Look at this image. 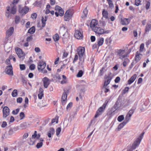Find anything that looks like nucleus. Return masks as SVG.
<instances>
[{"label": "nucleus", "instance_id": "obj_1", "mask_svg": "<svg viewBox=\"0 0 151 151\" xmlns=\"http://www.w3.org/2000/svg\"><path fill=\"white\" fill-rule=\"evenodd\" d=\"M77 52L79 56V65H82L84 63L85 58L86 57L85 48L83 47H79L77 49Z\"/></svg>", "mask_w": 151, "mask_h": 151}, {"label": "nucleus", "instance_id": "obj_2", "mask_svg": "<svg viewBox=\"0 0 151 151\" xmlns=\"http://www.w3.org/2000/svg\"><path fill=\"white\" fill-rule=\"evenodd\" d=\"M109 102V100H106L103 105L99 108L96 111L94 117L95 118L99 117L104 111L106 106Z\"/></svg>", "mask_w": 151, "mask_h": 151}, {"label": "nucleus", "instance_id": "obj_3", "mask_svg": "<svg viewBox=\"0 0 151 151\" xmlns=\"http://www.w3.org/2000/svg\"><path fill=\"white\" fill-rule=\"evenodd\" d=\"M109 102V100H106L103 105L99 108L96 111L94 117L95 118L99 117L104 111L106 106Z\"/></svg>", "mask_w": 151, "mask_h": 151}, {"label": "nucleus", "instance_id": "obj_4", "mask_svg": "<svg viewBox=\"0 0 151 151\" xmlns=\"http://www.w3.org/2000/svg\"><path fill=\"white\" fill-rule=\"evenodd\" d=\"M74 13V11L72 9H68L65 12L64 16V20L65 21H68L70 20Z\"/></svg>", "mask_w": 151, "mask_h": 151}, {"label": "nucleus", "instance_id": "obj_5", "mask_svg": "<svg viewBox=\"0 0 151 151\" xmlns=\"http://www.w3.org/2000/svg\"><path fill=\"white\" fill-rule=\"evenodd\" d=\"M46 66V63L43 61H40L38 64L37 69L39 71H41L43 73H47V71L45 69Z\"/></svg>", "mask_w": 151, "mask_h": 151}, {"label": "nucleus", "instance_id": "obj_6", "mask_svg": "<svg viewBox=\"0 0 151 151\" xmlns=\"http://www.w3.org/2000/svg\"><path fill=\"white\" fill-rule=\"evenodd\" d=\"M125 50L123 49H119L117 50L116 52L117 55L119 57V58L123 60L124 59L125 60H127L128 61H129V59L126 58L127 57V54H123L125 52Z\"/></svg>", "mask_w": 151, "mask_h": 151}, {"label": "nucleus", "instance_id": "obj_7", "mask_svg": "<svg viewBox=\"0 0 151 151\" xmlns=\"http://www.w3.org/2000/svg\"><path fill=\"white\" fill-rule=\"evenodd\" d=\"M29 10V8L26 6L22 7L20 5L18 6V12L22 15H24L27 14Z\"/></svg>", "mask_w": 151, "mask_h": 151}, {"label": "nucleus", "instance_id": "obj_8", "mask_svg": "<svg viewBox=\"0 0 151 151\" xmlns=\"http://www.w3.org/2000/svg\"><path fill=\"white\" fill-rule=\"evenodd\" d=\"M55 10L56 11L55 12V14L56 17L60 15V16H62L64 14V11L60 7L56 6L55 7Z\"/></svg>", "mask_w": 151, "mask_h": 151}, {"label": "nucleus", "instance_id": "obj_9", "mask_svg": "<svg viewBox=\"0 0 151 151\" xmlns=\"http://www.w3.org/2000/svg\"><path fill=\"white\" fill-rule=\"evenodd\" d=\"M92 30L96 34H97L99 35L107 33L106 31H105L104 29L99 27H96Z\"/></svg>", "mask_w": 151, "mask_h": 151}, {"label": "nucleus", "instance_id": "obj_10", "mask_svg": "<svg viewBox=\"0 0 151 151\" xmlns=\"http://www.w3.org/2000/svg\"><path fill=\"white\" fill-rule=\"evenodd\" d=\"M112 78L113 77L112 76L111 73H109L108 76L105 78V79L106 80H105L104 82L103 88L106 87L110 83Z\"/></svg>", "mask_w": 151, "mask_h": 151}, {"label": "nucleus", "instance_id": "obj_11", "mask_svg": "<svg viewBox=\"0 0 151 151\" xmlns=\"http://www.w3.org/2000/svg\"><path fill=\"white\" fill-rule=\"evenodd\" d=\"M19 58L22 60H23L24 58L25 54L22 50L19 48L15 50Z\"/></svg>", "mask_w": 151, "mask_h": 151}, {"label": "nucleus", "instance_id": "obj_12", "mask_svg": "<svg viewBox=\"0 0 151 151\" xmlns=\"http://www.w3.org/2000/svg\"><path fill=\"white\" fill-rule=\"evenodd\" d=\"M74 36L77 39L81 40L83 37V32L82 30H75Z\"/></svg>", "mask_w": 151, "mask_h": 151}, {"label": "nucleus", "instance_id": "obj_13", "mask_svg": "<svg viewBox=\"0 0 151 151\" xmlns=\"http://www.w3.org/2000/svg\"><path fill=\"white\" fill-rule=\"evenodd\" d=\"M10 109L6 106L4 107L3 109V118L5 119L9 115L10 113Z\"/></svg>", "mask_w": 151, "mask_h": 151}, {"label": "nucleus", "instance_id": "obj_14", "mask_svg": "<svg viewBox=\"0 0 151 151\" xmlns=\"http://www.w3.org/2000/svg\"><path fill=\"white\" fill-rule=\"evenodd\" d=\"M7 10L8 11V12H6V13H9V12L13 14H15L17 11V7L15 5H14L11 8H10L9 6H8L7 8Z\"/></svg>", "mask_w": 151, "mask_h": 151}, {"label": "nucleus", "instance_id": "obj_15", "mask_svg": "<svg viewBox=\"0 0 151 151\" xmlns=\"http://www.w3.org/2000/svg\"><path fill=\"white\" fill-rule=\"evenodd\" d=\"M135 110V107L132 108L128 112L125 117V119L129 121L131 117L134 113Z\"/></svg>", "mask_w": 151, "mask_h": 151}, {"label": "nucleus", "instance_id": "obj_16", "mask_svg": "<svg viewBox=\"0 0 151 151\" xmlns=\"http://www.w3.org/2000/svg\"><path fill=\"white\" fill-rule=\"evenodd\" d=\"M98 22L96 19H92L90 23V26L92 30L99 26Z\"/></svg>", "mask_w": 151, "mask_h": 151}, {"label": "nucleus", "instance_id": "obj_17", "mask_svg": "<svg viewBox=\"0 0 151 151\" xmlns=\"http://www.w3.org/2000/svg\"><path fill=\"white\" fill-rule=\"evenodd\" d=\"M142 56V55L138 51H137L136 52L134 58L136 63L138 62L141 59Z\"/></svg>", "mask_w": 151, "mask_h": 151}, {"label": "nucleus", "instance_id": "obj_18", "mask_svg": "<svg viewBox=\"0 0 151 151\" xmlns=\"http://www.w3.org/2000/svg\"><path fill=\"white\" fill-rule=\"evenodd\" d=\"M130 22V19L128 18H124L121 19V24L123 25L128 24Z\"/></svg>", "mask_w": 151, "mask_h": 151}, {"label": "nucleus", "instance_id": "obj_19", "mask_svg": "<svg viewBox=\"0 0 151 151\" xmlns=\"http://www.w3.org/2000/svg\"><path fill=\"white\" fill-rule=\"evenodd\" d=\"M42 81L44 88H47L50 84L49 78L47 77H45L43 79Z\"/></svg>", "mask_w": 151, "mask_h": 151}, {"label": "nucleus", "instance_id": "obj_20", "mask_svg": "<svg viewBox=\"0 0 151 151\" xmlns=\"http://www.w3.org/2000/svg\"><path fill=\"white\" fill-rule=\"evenodd\" d=\"M141 140L142 139L141 138H140L139 137L136 139V141L132 145V148L133 149H135L136 147L139 145L141 142Z\"/></svg>", "mask_w": 151, "mask_h": 151}, {"label": "nucleus", "instance_id": "obj_21", "mask_svg": "<svg viewBox=\"0 0 151 151\" xmlns=\"http://www.w3.org/2000/svg\"><path fill=\"white\" fill-rule=\"evenodd\" d=\"M141 140L142 139L141 138H140L139 137L136 139V141L132 145V148L133 149H135L136 147L139 145L141 142Z\"/></svg>", "mask_w": 151, "mask_h": 151}, {"label": "nucleus", "instance_id": "obj_22", "mask_svg": "<svg viewBox=\"0 0 151 151\" xmlns=\"http://www.w3.org/2000/svg\"><path fill=\"white\" fill-rule=\"evenodd\" d=\"M6 73L9 75L12 76L13 75V68L11 65L7 66L6 68Z\"/></svg>", "mask_w": 151, "mask_h": 151}, {"label": "nucleus", "instance_id": "obj_23", "mask_svg": "<svg viewBox=\"0 0 151 151\" xmlns=\"http://www.w3.org/2000/svg\"><path fill=\"white\" fill-rule=\"evenodd\" d=\"M137 77V75L136 74H134L128 80L127 84L130 85L135 80Z\"/></svg>", "mask_w": 151, "mask_h": 151}, {"label": "nucleus", "instance_id": "obj_24", "mask_svg": "<svg viewBox=\"0 0 151 151\" xmlns=\"http://www.w3.org/2000/svg\"><path fill=\"white\" fill-rule=\"evenodd\" d=\"M14 28L13 27H10L6 32V36L8 37H10L13 33Z\"/></svg>", "mask_w": 151, "mask_h": 151}, {"label": "nucleus", "instance_id": "obj_25", "mask_svg": "<svg viewBox=\"0 0 151 151\" xmlns=\"http://www.w3.org/2000/svg\"><path fill=\"white\" fill-rule=\"evenodd\" d=\"M67 95L66 92L63 93L61 98V101L63 104H65L67 100Z\"/></svg>", "mask_w": 151, "mask_h": 151}, {"label": "nucleus", "instance_id": "obj_26", "mask_svg": "<svg viewBox=\"0 0 151 151\" xmlns=\"http://www.w3.org/2000/svg\"><path fill=\"white\" fill-rule=\"evenodd\" d=\"M128 121L125 119V120L122 122L121 123L118 127V129H120L125 125L128 122Z\"/></svg>", "mask_w": 151, "mask_h": 151}, {"label": "nucleus", "instance_id": "obj_27", "mask_svg": "<svg viewBox=\"0 0 151 151\" xmlns=\"http://www.w3.org/2000/svg\"><path fill=\"white\" fill-rule=\"evenodd\" d=\"M151 29V21L150 23H148L145 28V33H146Z\"/></svg>", "mask_w": 151, "mask_h": 151}, {"label": "nucleus", "instance_id": "obj_28", "mask_svg": "<svg viewBox=\"0 0 151 151\" xmlns=\"http://www.w3.org/2000/svg\"><path fill=\"white\" fill-rule=\"evenodd\" d=\"M102 15L103 17L106 19H109L108 13V12L104 9L102 12Z\"/></svg>", "mask_w": 151, "mask_h": 151}, {"label": "nucleus", "instance_id": "obj_29", "mask_svg": "<svg viewBox=\"0 0 151 151\" xmlns=\"http://www.w3.org/2000/svg\"><path fill=\"white\" fill-rule=\"evenodd\" d=\"M18 129V127H15L11 129L8 132V134L9 135H12Z\"/></svg>", "mask_w": 151, "mask_h": 151}, {"label": "nucleus", "instance_id": "obj_30", "mask_svg": "<svg viewBox=\"0 0 151 151\" xmlns=\"http://www.w3.org/2000/svg\"><path fill=\"white\" fill-rule=\"evenodd\" d=\"M97 44L98 46H101L104 42V38L103 37L97 39Z\"/></svg>", "mask_w": 151, "mask_h": 151}, {"label": "nucleus", "instance_id": "obj_31", "mask_svg": "<svg viewBox=\"0 0 151 151\" xmlns=\"http://www.w3.org/2000/svg\"><path fill=\"white\" fill-rule=\"evenodd\" d=\"M42 0H37L34 3V6L38 7H41L42 5Z\"/></svg>", "mask_w": 151, "mask_h": 151}, {"label": "nucleus", "instance_id": "obj_32", "mask_svg": "<svg viewBox=\"0 0 151 151\" xmlns=\"http://www.w3.org/2000/svg\"><path fill=\"white\" fill-rule=\"evenodd\" d=\"M47 20V17L45 16V17H42L41 21L42 24V27H44L45 26L46 24V22Z\"/></svg>", "mask_w": 151, "mask_h": 151}, {"label": "nucleus", "instance_id": "obj_33", "mask_svg": "<svg viewBox=\"0 0 151 151\" xmlns=\"http://www.w3.org/2000/svg\"><path fill=\"white\" fill-rule=\"evenodd\" d=\"M40 137V135L39 134H37V131H35L34 132V133L32 135V139H35L36 138L37 139H38Z\"/></svg>", "mask_w": 151, "mask_h": 151}, {"label": "nucleus", "instance_id": "obj_34", "mask_svg": "<svg viewBox=\"0 0 151 151\" xmlns=\"http://www.w3.org/2000/svg\"><path fill=\"white\" fill-rule=\"evenodd\" d=\"M84 72L82 70H80L78 72L77 74L76 75V77L78 78H80L81 77L83 74H84Z\"/></svg>", "mask_w": 151, "mask_h": 151}, {"label": "nucleus", "instance_id": "obj_35", "mask_svg": "<svg viewBox=\"0 0 151 151\" xmlns=\"http://www.w3.org/2000/svg\"><path fill=\"white\" fill-rule=\"evenodd\" d=\"M35 31V28L34 26H33L30 28L28 31V33L31 34H33Z\"/></svg>", "mask_w": 151, "mask_h": 151}, {"label": "nucleus", "instance_id": "obj_36", "mask_svg": "<svg viewBox=\"0 0 151 151\" xmlns=\"http://www.w3.org/2000/svg\"><path fill=\"white\" fill-rule=\"evenodd\" d=\"M83 13V15L82 16V18H84L86 17L88 13V10L86 8L84 9Z\"/></svg>", "mask_w": 151, "mask_h": 151}, {"label": "nucleus", "instance_id": "obj_37", "mask_svg": "<svg viewBox=\"0 0 151 151\" xmlns=\"http://www.w3.org/2000/svg\"><path fill=\"white\" fill-rule=\"evenodd\" d=\"M20 18L19 16H16L14 19V22L16 24H18L20 22Z\"/></svg>", "mask_w": 151, "mask_h": 151}, {"label": "nucleus", "instance_id": "obj_38", "mask_svg": "<svg viewBox=\"0 0 151 151\" xmlns=\"http://www.w3.org/2000/svg\"><path fill=\"white\" fill-rule=\"evenodd\" d=\"M63 78V80L61 81V83L62 84H64L66 83L67 82L66 80V77L65 75H63L62 76Z\"/></svg>", "mask_w": 151, "mask_h": 151}, {"label": "nucleus", "instance_id": "obj_39", "mask_svg": "<svg viewBox=\"0 0 151 151\" xmlns=\"http://www.w3.org/2000/svg\"><path fill=\"white\" fill-rule=\"evenodd\" d=\"M78 55L77 54H76L75 55L74 57L73 58V63H74L75 62H76L78 60L79 56L78 57Z\"/></svg>", "mask_w": 151, "mask_h": 151}, {"label": "nucleus", "instance_id": "obj_40", "mask_svg": "<svg viewBox=\"0 0 151 151\" xmlns=\"http://www.w3.org/2000/svg\"><path fill=\"white\" fill-rule=\"evenodd\" d=\"M53 38L55 41H58L59 39V36L58 34H56L53 37Z\"/></svg>", "mask_w": 151, "mask_h": 151}, {"label": "nucleus", "instance_id": "obj_41", "mask_svg": "<svg viewBox=\"0 0 151 151\" xmlns=\"http://www.w3.org/2000/svg\"><path fill=\"white\" fill-rule=\"evenodd\" d=\"M12 95L13 97L17 96V90H14L12 93Z\"/></svg>", "mask_w": 151, "mask_h": 151}, {"label": "nucleus", "instance_id": "obj_42", "mask_svg": "<svg viewBox=\"0 0 151 151\" xmlns=\"http://www.w3.org/2000/svg\"><path fill=\"white\" fill-rule=\"evenodd\" d=\"M124 117L123 115H121L119 116L117 118V120L119 122H122L124 119Z\"/></svg>", "mask_w": 151, "mask_h": 151}, {"label": "nucleus", "instance_id": "obj_43", "mask_svg": "<svg viewBox=\"0 0 151 151\" xmlns=\"http://www.w3.org/2000/svg\"><path fill=\"white\" fill-rule=\"evenodd\" d=\"M19 67L21 70H24L26 69L25 65L24 64H20Z\"/></svg>", "mask_w": 151, "mask_h": 151}, {"label": "nucleus", "instance_id": "obj_44", "mask_svg": "<svg viewBox=\"0 0 151 151\" xmlns=\"http://www.w3.org/2000/svg\"><path fill=\"white\" fill-rule=\"evenodd\" d=\"M58 116H56L54 119H52V123H54L56 122V123H58Z\"/></svg>", "mask_w": 151, "mask_h": 151}, {"label": "nucleus", "instance_id": "obj_45", "mask_svg": "<svg viewBox=\"0 0 151 151\" xmlns=\"http://www.w3.org/2000/svg\"><path fill=\"white\" fill-rule=\"evenodd\" d=\"M61 128L60 127H58L56 129V134L57 136L59 135L61 131Z\"/></svg>", "mask_w": 151, "mask_h": 151}, {"label": "nucleus", "instance_id": "obj_46", "mask_svg": "<svg viewBox=\"0 0 151 151\" xmlns=\"http://www.w3.org/2000/svg\"><path fill=\"white\" fill-rule=\"evenodd\" d=\"M19 111V109L18 108L16 109L15 110H13L12 111V114L14 115L17 114Z\"/></svg>", "mask_w": 151, "mask_h": 151}, {"label": "nucleus", "instance_id": "obj_47", "mask_svg": "<svg viewBox=\"0 0 151 151\" xmlns=\"http://www.w3.org/2000/svg\"><path fill=\"white\" fill-rule=\"evenodd\" d=\"M43 144V142H40L38 143L37 144L36 147L37 148H39L42 146Z\"/></svg>", "mask_w": 151, "mask_h": 151}, {"label": "nucleus", "instance_id": "obj_48", "mask_svg": "<svg viewBox=\"0 0 151 151\" xmlns=\"http://www.w3.org/2000/svg\"><path fill=\"white\" fill-rule=\"evenodd\" d=\"M20 119H24L25 117V115L24 112H21L19 114Z\"/></svg>", "mask_w": 151, "mask_h": 151}, {"label": "nucleus", "instance_id": "obj_49", "mask_svg": "<svg viewBox=\"0 0 151 151\" xmlns=\"http://www.w3.org/2000/svg\"><path fill=\"white\" fill-rule=\"evenodd\" d=\"M35 68V65L34 64H32L30 65L29 69L31 70H34Z\"/></svg>", "mask_w": 151, "mask_h": 151}, {"label": "nucleus", "instance_id": "obj_50", "mask_svg": "<svg viewBox=\"0 0 151 151\" xmlns=\"http://www.w3.org/2000/svg\"><path fill=\"white\" fill-rule=\"evenodd\" d=\"M144 47V44L143 43H142L141 44L140 46L139 51L141 52L143 51V50Z\"/></svg>", "mask_w": 151, "mask_h": 151}, {"label": "nucleus", "instance_id": "obj_51", "mask_svg": "<svg viewBox=\"0 0 151 151\" xmlns=\"http://www.w3.org/2000/svg\"><path fill=\"white\" fill-rule=\"evenodd\" d=\"M114 111H113L112 110H110L107 112V115L109 116H112V114L114 112Z\"/></svg>", "mask_w": 151, "mask_h": 151}, {"label": "nucleus", "instance_id": "obj_52", "mask_svg": "<svg viewBox=\"0 0 151 151\" xmlns=\"http://www.w3.org/2000/svg\"><path fill=\"white\" fill-rule=\"evenodd\" d=\"M73 105V103L72 102L69 103L67 105L66 107L67 110H68V109H70L72 107Z\"/></svg>", "mask_w": 151, "mask_h": 151}, {"label": "nucleus", "instance_id": "obj_53", "mask_svg": "<svg viewBox=\"0 0 151 151\" xmlns=\"http://www.w3.org/2000/svg\"><path fill=\"white\" fill-rule=\"evenodd\" d=\"M48 132L53 135L55 133V130L53 128H50Z\"/></svg>", "mask_w": 151, "mask_h": 151}, {"label": "nucleus", "instance_id": "obj_54", "mask_svg": "<svg viewBox=\"0 0 151 151\" xmlns=\"http://www.w3.org/2000/svg\"><path fill=\"white\" fill-rule=\"evenodd\" d=\"M108 4L109 5V7L111 8L112 7H113L114 4L112 3V1L111 0L108 1Z\"/></svg>", "mask_w": 151, "mask_h": 151}, {"label": "nucleus", "instance_id": "obj_55", "mask_svg": "<svg viewBox=\"0 0 151 151\" xmlns=\"http://www.w3.org/2000/svg\"><path fill=\"white\" fill-rule=\"evenodd\" d=\"M37 17V14L36 13H33L31 15V17L33 19H35Z\"/></svg>", "mask_w": 151, "mask_h": 151}, {"label": "nucleus", "instance_id": "obj_56", "mask_svg": "<svg viewBox=\"0 0 151 151\" xmlns=\"http://www.w3.org/2000/svg\"><path fill=\"white\" fill-rule=\"evenodd\" d=\"M120 80V78L119 77H116L114 80V81L116 83H118Z\"/></svg>", "mask_w": 151, "mask_h": 151}, {"label": "nucleus", "instance_id": "obj_57", "mask_svg": "<svg viewBox=\"0 0 151 151\" xmlns=\"http://www.w3.org/2000/svg\"><path fill=\"white\" fill-rule=\"evenodd\" d=\"M141 2L140 0H135V4L137 6H139Z\"/></svg>", "mask_w": 151, "mask_h": 151}, {"label": "nucleus", "instance_id": "obj_58", "mask_svg": "<svg viewBox=\"0 0 151 151\" xmlns=\"http://www.w3.org/2000/svg\"><path fill=\"white\" fill-rule=\"evenodd\" d=\"M150 3L149 1H147L146 4V8L147 9H149L150 6Z\"/></svg>", "mask_w": 151, "mask_h": 151}, {"label": "nucleus", "instance_id": "obj_59", "mask_svg": "<svg viewBox=\"0 0 151 151\" xmlns=\"http://www.w3.org/2000/svg\"><path fill=\"white\" fill-rule=\"evenodd\" d=\"M129 88L128 87H126L123 90V91L124 93H125L128 91Z\"/></svg>", "mask_w": 151, "mask_h": 151}, {"label": "nucleus", "instance_id": "obj_60", "mask_svg": "<svg viewBox=\"0 0 151 151\" xmlns=\"http://www.w3.org/2000/svg\"><path fill=\"white\" fill-rule=\"evenodd\" d=\"M7 125V124L6 122H3L1 125V126L3 128H4Z\"/></svg>", "mask_w": 151, "mask_h": 151}, {"label": "nucleus", "instance_id": "obj_61", "mask_svg": "<svg viewBox=\"0 0 151 151\" xmlns=\"http://www.w3.org/2000/svg\"><path fill=\"white\" fill-rule=\"evenodd\" d=\"M22 99L21 97H19L17 99V102L18 103H21L22 101Z\"/></svg>", "mask_w": 151, "mask_h": 151}, {"label": "nucleus", "instance_id": "obj_62", "mask_svg": "<svg viewBox=\"0 0 151 151\" xmlns=\"http://www.w3.org/2000/svg\"><path fill=\"white\" fill-rule=\"evenodd\" d=\"M44 91L43 89L41 87L39 89V93L44 94Z\"/></svg>", "mask_w": 151, "mask_h": 151}, {"label": "nucleus", "instance_id": "obj_63", "mask_svg": "<svg viewBox=\"0 0 151 151\" xmlns=\"http://www.w3.org/2000/svg\"><path fill=\"white\" fill-rule=\"evenodd\" d=\"M5 63L7 65H9L10 64V60L9 58H8L5 61Z\"/></svg>", "mask_w": 151, "mask_h": 151}, {"label": "nucleus", "instance_id": "obj_64", "mask_svg": "<svg viewBox=\"0 0 151 151\" xmlns=\"http://www.w3.org/2000/svg\"><path fill=\"white\" fill-rule=\"evenodd\" d=\"M30 25V22L29 21L28 22L25 24V27L27 28H28L29 27Z\"/></svg>", "mask_w": 151, "mask_h": 151}]
</instances>
